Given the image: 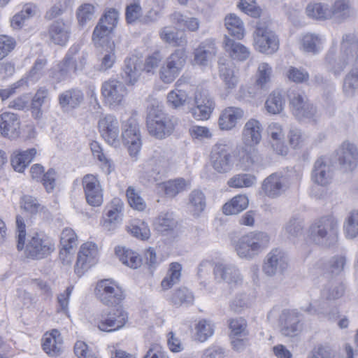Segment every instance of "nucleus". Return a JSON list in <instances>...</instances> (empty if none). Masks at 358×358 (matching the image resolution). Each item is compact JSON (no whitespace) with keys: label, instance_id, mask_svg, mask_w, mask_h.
I'll return each mask as SVG.
<instances>
[{"label":"nucleus","instance_id":"1","mask_svg":"<svg viewBox=\"0 0 358 358\" xmlns=\"http://www.w3.org/2000/svg\"><path fill=\"white\" fill-rule=\"evenodd\" d=\"M358 62V38L351 33L342 36L339 52L331 48L326 53L324 65L327 71L338 77L349 66Z\"/></svg>","mask_w":358,"mask_h":358},{"label":"nucleus","instance_id":"14","mask_svg":"<svg viewBox=\"0 0 358 358\" xmlns=\"http://www.w3.org/2000/svg\"><path fill=\"white\" fill-rule=\"evenodd\" d=\"M290 185L286 177L280 172L273 173L262 182V194L270 198L277 199L285 194Z\"/></svg>","mask_w":358,"mask_h":358},{"label":"nucleus","instance_id":"52","mask_svg":"<svg viewBox=\"0 0 358 358\" xmlns=\"http://www.w3.org/2000/svg\"><path fill=\"white\" fill-rule=\"evenodd\" d=\"M171 302L176 307L182 304H192L194 301V296L186 287H180L174 291L171 297Z\"/></svg>","mask_w":358,"mask_h":358},{"label":"nucleus","instance_id":"46","mask_svg":"<svg viewBox=\"0 0 358 358\" xmlns=\"http://www.w3.org/2000/svg\"><path fill=\"white\" fill-rule=\"evenodd\" d=\"M162 185L165 194L172 198L189 187L190 183L182 178H178L165 182Z\"/></svg>","mask_w":358,"mask_h":358},{"label":"nucleus","instance_id":"2","mask_svg":"<svg viewBox=\"0 0 358 358\" xmlns=\"http://www.w3.org/2000/svg\"><path fill=\"white\" fill-rule=\"evenodd\" d=\"M17 227V248L22 250L24 248V254L27 258L41 259L48 257L54 250V244L47 238H41L38 234L29 236L25 245L26 229L23 218L16 216Z\"/></svg>","mask_w":358,"mask_h":358},{"label":"nucleus","instance_id":"50","mask_svg":"<svg viewBox=\"0 0 358 358\" xmlns=\"http://www.w3.org/2000/svg\"><path fill=\"white\" fill-rule=\"evenodd\" d=\"M345 292L343 283L338 281L328 282L322 292V296L328 301H334L341 298Z\"/></svg>","mask_w":358,"mask_h":358},{"label":"nucleus","instance_id":"58","mask_svg":"<svg viewBox=\"0 0 358 358\" xmlns=\"http://www.w3.org/2000/svg\"><path fill=\"white\" fill-rule=\"evenodd\" d=\"M196 329L197 339L201 342L206 341L214 331L213 325L206 320H200L196 324Z\"/></svg>","mask_w":358,"mask_h":358},{"label":"nucleus","instance_id":"41","mask_svg":"<svg viewBox=\"0 0 358 358\" xmlns=\"http://www.w3.org/2000/svg\"><path fill=\"white\" fill-rule=\"evenodd\" d=\"M171 21L178 27H185L190 31L199 29L200 21L194 17H189L180 12L176 11L170 15Z\"/></svg>","mask_w":358,"mask_h":358},{"label":"nucleus","instance_id":"10","mask_svg":"<svg viewBox=\"0 0 358 358\" xmlns=\"http://www.w3.org/2000/svg\"><path fill=\"white\" fill-rule=\"evenodd\" d=\"M118 20L117 9L110 8L105 10L93 31L92 40L95 44H100L101 40L109 36L116 27Z\"/></svg>","mask_w":358,"mask_h":358},{"label":"nucleus","instance_id":"40","mask_svg":"<svg viewBox=\"0 0 358 358\" xmlns=\"http://www.w3.org/2000/svg\"><path fill=\"white\" fill-rule=\"evenodd\" d=\"M343 91L346 96L352 97L358 91V62L345 75L343 80Z\"/></svg>","mask_w":358,"mask_h":358},{"label":"nucleus","instance_id":"3","mask_svg":"<svg viewBox=\"0 0 358 358\" xmlns=\"http://www.w3.org/2000/svg\"><path fill=\"white\" fill-rule=\"evenodd\" d=\"M308 238L318 245L327 248L334 246L338 239V222L330 216L315 220L308 228Z\"/></svg>","mask_w":358,"mask_h":358},{"label":"nucleus","instance_id":"27","mask_svg":"<svg viewBox=\"0 0 358 358\" xmlns=\"http://www.w3.org/2000/svg\"><path fill=\"white\" fill-rule=\"evenodd\" d=\"M43 350L50 357H58L63 352V341L59 331L53 329L42 338Z\"/></svg>","mask_w":358,"mask_h":358},{"label":"nucleus","instance_id":"61","mask_svg":"<svg viewBox=\"0 0 358 358\" xmlns=\"http://www.w3.org/2000/svg\"><path fill=\"white\" fill-rule=\"evenodd\" d=\"M188 108L189 112L192 113V116L197 120H208L210 114L214 108L213 106H199V105H192V103L189 102L188 106Z\"/></svg>","mask_w":358,"mask_h":358},{"label":"nucleus","instance_id":"57","mask_svg":"<svg viewBox=\"0 0 358 358\" xmlns=\"http://www.w3.org/2000/svg\"><path fill=\"white\" fill-rule=\"evenodd\" d=\"M344 230L347 236L351 238L358 235V210L350 213L344 225Z\"/></svg>","mask_w":358,"mask_h":358},{"label":"nucleus","instance_id":"44","mask_svg":"<svg viewBox=\"0 0 358 358\" xmlns=\"http://www.w3.org/2000/svg\"><path fill=\"white\" fill-rule=\"evenodd\" d=\"M36 154L35 148H31L18 153L11 159V165L15 171L22 172L24 169L32 161Z\"/></svg>","mask_w":358,"mask_h":358},{"label":"nucleus","instance_id":"51","mask_svg":"<svg viewBox=\"0 0 358 358\" xmlns=\"http://www.w3.org/2000/svg\"><path fill=\"white\" fill-rule=\"evenodd\" d=\"M176 221L171 213H161L155 221V227L159 232L164 233L173 230L176 226Z\"/></svg>","mask_w":358,"mask_h":358},{"label":"nucleus","instance_id":"22","mask_svg":"<svg viewBox=\"0 0 358 358\" xmlns=\"http://www.w3.org/2000/svg\"><path fill=\"white\" fill-rule=\"evenodd\" d=\"M51 43L55 45H65L71 35L70 26L62 19L54 20L48 27L47 32H44Z\"/></svg>","mask_w":358,"mask_h":358},{"label":"nucleus","instance_id":"53","mask_svg":"<svg viewBox=\"0 0 358 358\" xmlns=\"http://www.w3.org/2000/svg\"><path fill=\"white\" fill-rule=\"evenodd\" d=\"M187 54L185 49H177L165 60L168 64L180 73L187 61Z\"/></svg>","mask_w":358,"mask_h":358},{"label":"nucleus","instance_id":"15","mask_svg":"<svg viewBox=\"0 0 358 358\" xmlns=\"http://www.w3.org/2000/svg\"><path fill=\"white\" fill-rule=\"evenodd\" d=\"M122 140L128 146L129 155L136 157L140 151L141 140L139 127L134 118L131 117L123 124Z\"/></svg>","mask_w":358,"mask_h":358},{"label":"nucleus","instance_id":"23","mask_svg":"<svg viewBox=\"0 0 358 358\" xmlns=\"http://www.w3.org/2000/svg\"><path fill=\"white\" fill-rule=\"evenodd\" d=\"M301 315L296 310H284L280 316L281 333L285 336H294L301 329Z\"/></svg>","mask_w":358,"mask_h":358},{"label":"nucleus","instance_id":"9","mask_svg":"<svg viewBox=\"0 0 358 358\" xmlns=\"http://www.w3.org/2000/svg\"><path fill=\"white\" fill-rule=\"evenodd\" d=\"M289 259L286 252L278 248H273L265 257L262 271L269 277L282 274L288 268Z\"/></svg>","mask_w":358,"mask_h":358},{"label":"nucleus","instance_id":"19","mask_svg":"<svg viewBox=\"0 0 358 358\" xmlns=\"http://www.w3.org/2000/svg\"><path fill=\"white\" fill-rule=\"evenodd\" d=\"M98 127L101 136L109 145L114 147L120 145V125L115 116L108 115L101 118L98 122Z\"/></svg>","mask_w":358,"mask_h":358},{"label":"nucleus","instance_id":"37","mask_svg":"<svg viewBox=\"0 0 358 358\" xmlns=\"http://www.w3.org/2000/svg\"><path fill=\"white\" fill-rule=\"evenodd\" d=\"M187 207L194 216H199L206 207L205 194L200 189L192 190L188 196Z\"/></svg>","mask_w":358,"mask_h":358},{"label":"nucleus","instance_id":"11","mask_svg":"<svg viewBox=\"0 0 358 358\" xmlns=\"http://www.w3.org/2000/svg\"><path fill=\"white\" fill-rule=\"evenodd\" d=\"M101 94L104 102L110 108H115L122 103L127 94V90L122 82L117 79H109L103 83Z\"/></svg>","mask_w":358,"mask_h":358},{"label":"nucleus","instance_id":"45","mask_svg":"<svg viewBox=\"0 0 358 358\" xmlns=\"http://www.w3.org/2000/svg\"><path fill=\"white\" fill-rule=\"evenodd\" d=\"M225 26L229 34L236 39H242L244 36L243 23L234 14H229L225 17Z\"/></svg>","mask_w":358,"mask_h":358},{"label":"nucleus","instance_id":"55","mask_svg":"<svg viewBox=\"0 0 358 358\" xmlns=\"http://www.w3.org/2000/svg\"><path fill=\"white\" fill-rule=\"evenodd\" d=\"M256 182V177L251 174L241 173L231 178L227 184L231 187L242 188L252 186Z\"/></svg>","mask_w":358,"mask_h":358},{"label":"nucleus","instance_id":"7","mask_svg":"<svg viewBox=\"0 0 358 358\" xmlns=\"http://www.w3.org/2000/svg\"><path fill=\"white\" fill-rule=\"evenodd\" d=\"M255 48L264 54L271 55L279 48V39L274 31L270 29L265 22L257 23L253 33Z\"/></svg>","mask_w":358,"mask_h":358},{"label":"nucleus","instance_id":"47","mask_svg":"<svg viewBox=\"0 0 358 358\" xmlns=\"http://www.w3.org/2000/svg\"><path fill=\"white\" fill-rule=\"evenodd\" d=\"M248 206V199L245 195L234 196L230 202L226 203L223 207L225 215H235L245 209Z\"/></svg>","mask_w":358,"mask_h":358},{"label":"nucleus","instance_id":"34","mask_svg":"<svg viewBox=\"0 0 358 358\" xmlns=\"http://www.w3.org/2000/svg\"><path fill=\"white\" fill-rule=\"evenodd\" d=\"M261 132L262 125L258 120L255 119L248 120L243 131L245 144L253 145L259 143L262 138Z\"/></svg>","mask_w":358,"mask_h":358},{"label":"nucleus","instance_id":"33","mask_svg":"<svg viewBox=\"0 0 358 358\" xmlns=\"http://www.w3.org/2000/svg\"><path fill=\"white\" fill-rule=\"evenodd\" d=\"M238 157L240 166L243 170L250 169L253 164L258 162L259 158L257 149L248 144L238 150Z\"/></svg>","mask_w":358,"mask_h":358},{"label":"nucleus","instance_id":"64","mask_svg":"<svg viewBox=\"0 0 358 358\" xmlns=\"http://www.w3.org/2000/svg\"><path fill=\"white\" fill-rule=\"evenodd\" d=\"M346 264V257L344 255L332 257L327 264V270L332 274L338 275L343 271Z\"/></svg>","mask_w":358,"mask_h":358},{"label":"nucleus","instance_id":"63","mask_svg":"<svg viewBox=\"0 0 358 358\" xmlns=\"http://www.w3.org/2000/svg\"><path fill=\"white\" fill-rule=\"evenodd\" d=\"M179 75L180 73L171 67L166 61L160 67L159 78L164 83L169 84L173 83Z\"/></svg>","mask_w":358,"mask_h":358},{"label":"nucleus","instance_id":"59","mask_svg":"<svg viewBox=\"0 0 358 358\" xmlns=\"http://www.w3.org/2000/svg\"><path fill=\"white\" fill-rule=\"evenodd\" d=\"M78 237L71 228H65L61 233L60 245L65 250L72 249L77 245Z\"/></svg>","mask_w":358,"mask_h":358},{"label":"nucleus","instance_id":"25","mask_svg":"<svg viewBox=\"0 0 358 358\" xmlns=\"http://www.w3.org/2000/svg\"><path fill=\"white\" fill-rule=\"evenodd\" d=\"M20 121L17 114L5 112L0 115L1 134L9 138H15L20 134Z\"/></svg>","mask_w":358,"mask_h":358},{"label":"nucleus","instance_id":"43","mask_svg":"<svg viewBox=\"0 0 358 358\" xmlns=\"http://www.w3.org/2000/svg\"><path fill=\"white\" fill-rule=\"evenodd\" d=\"M115 254L122 264L132 268H137L141 264V259L139 255L131 250L125 248L117 247Z\"/></svg>","mask_w":358,"mask_h":358},{"label":"nucleus","instance_id":"12","mask_svg":"<svg viewBox=\"0 0 358 358\" xmlns=\"http://www.w3.org/2000/svg\"><path fill=\"white\" fill-rule=\"evenodd\" d=\"M127 317V313L120 307L103 311L98 318L97 327L102 331H115L125 325Z\"/></svg>","mask_w":358,"mask_h":358},{"label":"nucleus","instance_id":"42","mask_svg":"<svg viewBox=\"0 0 358 358\" xmlns=\"http://www.w3.org/2000/svg\"><path fill=\"white\" fill-rule=\"evenodd\" d=\"M219 76L224 82L228 90L234 89L238 83V78L235 75L233 65L229 63L222 62V59L218 62Z\"/></svg>","mask_w":358,"mask_h":358},{"label":"nucleus","instance_id":"36","mask_svg":"<svg viewBox=\"0 0 358 358\" xmlns=\"http://www.w3.org/2000/svg\"><path fill=\"white\" fill-rule=\"evenodd\" d=\"M306 13L310 18L315 20H331L330 7L327 3L311 1L307 5Z\"/></svg>","mask_w":358,"mask_h":358},{"label":"nucleus","instance_id":"6","mask_svg":"<svg viewBox=\"0 0 358 358\" xmlns=\"http://www.w3.org/2000/svg\"><path fill=\"white\" fill-rule=\"evenodd\" d=\"M147 127L150 135L162 139L169 136L173 124L169 116L158 107H152L147 116Z\"/></svg>","mask_w":358,"mask_h":358},{"label":"nucleus","instance_id":"35","mask_svg":"<svg viewBox=\"0 0 358 358\" xmlns=\"http://www.w3.org/2000/svg\"><path fill=\"white\" fill-rule=\"evenodd\" d=\"M224 43L226 51L229 52L232 59L245 61L250 57V52L246 46L234 41L227 36L224 37Z\"/></svg>","mask_w":358,"mask_h":358},{"label":"nucleus","instance_id":"38","mask_svg":"<svg viewBox=\"0 0 358 358\" xmlns=\"http://www.w3.org/2000/svg\"><path fill=\"white\" fill-rule=\"evenodd\" d=\"M113 205L108 210L103 223V227L107 231H111L115 229V224L122 220V203L120 200L115 199L113 201Z\"/></svg>","mask_w":358,"mask_h":358},{"label":"nucleus","instance_id":"4","mask_svg":"<svg viewBox=\"0 0 358 358\" xmlns=\"http://www.w3.org/2000/svg\"><path fill=\"white\" fill-rule=\"evenodd\" d=\"M270 243L269 235L264 231H254L241 236L235 245L239 257L252 259L266 249Z\"/></svg>","mask_w":358,"mask_h":358},{"label":"nucleus","instance_id":"8","mask_svg":"<svg viewBox=\"0 0 358 358\" xmlns=\"http://www.w3.org/2000/svg\"><path fill=\"white\" fill-rule=\"evenodd\" d=\"M210 163L213 169L218 173L230 172L234 165L231 148L225 143L215 144L210 152Z\"/></svg>","mask_w":358,"mask_h":358},{"label":"nucleus","instance_id":"31","mask_svg":"<svg viewBox=\"0 0 358 358\" xmlns=\"http://www.w3.org/2000/svg\"><path fill=\"white\" fill-rule=\"evenodd\" d=\"M87 62V55L83 54L80 58V65L73 64V62L69 57H64L61 64L58 65V71L55 73V77L58 82L62 81L70 76L71 73H77L82 71Z\"/></svg>","mask_w":358,"mask_h":358},{"label":"nucleus","instance_id":"29","mask_svg":"<svg viewBox=\"0 0 358 358\" xmlns=\"http://www.w3.org/2000/svg\"><path fill=\"white\" fill-rule=\"evenodd\" d=\"M244 112L238 107H227L224 109L219 117L218 125L221 130H231L237 122L243 117Z\"/></svg>","mask_w":358,"mask_h":358},{"label":"nucleus","instance_id":"32","mask_svg":"<svg viewBox=\"0 0 358 358\" xmlns=\"http://www.w3.org/2000/svg\"><path fill=\"white\" fill-rule=\"evenodd\" d=\"M323 38L316 34L307 33L301 40V48L306 52L313 55L319 54L323 49Z\"/></svg>","mask_w":358,"mask_h":358},{"label":"nucleus","instance_id":"48","mask_svg":"<svg viewBox=\"0 0 358 358\" xmlns=\"http://www.w3.org/2000/svg\"><path fill=\"white\" fill-rule=\"evenodd\" d=\"M182 265L178 262H172L166 277L161 282L164 290L170 289L173 285L178 283L181 276Z\"/></svg>","mask_w":358,"mask_h":358},{"label":"nucleus","instance_id":"16","mask_svg":"<svg viewBox=\"0 0 358 358\" xmlns=\"http://www.w3.org/2000/svg\"><path fill=\"white\" fill-rule=\"evenodd\" d=\"M334 176V167L330 160L325 157H319L314 163L311 172L312 181L325 187L331 182Z\"/></svg>","mask_w":358,"mask_h":358},{"label":"nucleus","instance_id":"56","mask_svg":"<svg viewBox=\"0 0 358 358\" xmlns=\"http://www.w3.org/2000/svg\"><path fill=\"white\" fill-rule=\"evenodd\" d=\"M247 322L243 317L232 319L229 321L231 337L248 336Z\"/></svg>","mask_w":358,"mask_h":358},{"label":"nucleus","instance_id":"30","mask_svg":"<svg viewBox=\"0 0 358 358\" xmlns=\"http://www.w3.org/2000/svg\"><path fill=\"white\" fill-rule=\"evenodd\" d=\"M352 14V6L350 0H335L330 7L331 20L338 23L347 20Z\"/></svg>","mask_w":358,"mask_h":358},{"label":"nucleus","instance_id":"54","mask_svg":"<svg viewBox=\"0 0 358 358\" xmlns=\"http://www.w3.org/2000/svg\"><path fill=\"white\" fill-rule=\"evenodd\" d=\"M168 105L175 109L179 108L186 103L189 104V99L185 91L176 90L171 91L167 95Z\"/></svg>","mask_w":358,"mask_h":358},{"label":"nucleus","instance_id":"5","mask_svg":"<svg viewBox=\"0 0 358 358\" xmlns=\"http://www.w3.org/2000/svg\"><path fill=\"white\" fill-rule=\"evenodd\" d=\"M288 96L291 111L299 121L311 123H316L318 121L320 114L317 108L309 101L303 93L292 91Z\"/></svg>","mask_w":358,"mask_h":358},{"label":"nucleus","instance_id":"21","mask_svg":"<svg viewBox=\"0 0 358 358\" xmlns=\"http://www.w3.org/2000/svg\"><path fill=\"white\" fill-rule=\"evenodd\" d=\"M336 152L339 164L345 171H352L357 166L358 148L354 143L343 142Z\"/></svg>","mask_w":358,"mask_h":358},{"label":"nucleus","instance_id":"20","mask_svg":"<svg viewBox=\"0 0 358 358\" xmlns=\"http://www.w3.org/2000/svg\"><path fill=\"white\" fill-rule=\"evenodd\" d=\"M98 250L96 245L87 242L82 245L78 254L75 271L82 275L85 271L96 263Z\"/></svg>","mask_w":358,"mask_h":358},{"label":"nucleus","instance_id":"28","mask_svg":"<svg viewBox=\"0 0 358 358\" xmlns=\"http://www.w3.org/2000/svg\"><path fill=\"white\" fill-rule=\"evenodd\" d=\"M84 101V94L78 88L65 90L59 95L58 101L61 108L65 111L78 108Z\"/></svg>","mask_w":358,"mask_h":358},{"label":"nucleus","instance_id":"13","mask_svg":"<svg viewBox=\"0 0 358 358\" xmlns=\"http://www.w3.org/2000/svg\"><path fill=\"white\" fill-rule=\"evenodd\" d=\"M94 292L97 299L106 306L118 304L123 299L122 290L110 279L99 281Z\"/></svg>","mask_w":358,"mask_h":358},{"label":"nucleus","instance_id":"49","mask_svg":"<svg viewBox=\"0 0 358 358\" xmlns=\"http://www.w3.org/2000/svg\"><path fill=\"white\" fill-rule=\"evenodd\" d=\"M285 100L280 91H273L267 98L265 107L266 110L271 114H278L282 111Z\"/></svg>","mask_w":358,"mask_h":358},{"label":"nucleus","instance_id":"62","mask_svg":"<svg viewBox=\"0 0 358 358\" xmlns=\"http://www.w3.org/2000/svg\"><path fill=\"white\" fill-rule=\"evenodd\" d=\"M126 195L128 202L131 208L139 211L143 210L146 204L143 199L140 196L138 192L132 187H129L127 189Z\"/></svg>","mask_w":358,"mask_h":358},{"label":"nucleus","instance_id":"26","mask_svg":"<svg viewBox=\"0 0 358 358\" xmlns=\"http://www.w3.org/2000/svg\"><path fill=\"white\" fill-rule=\"evenodd\" d=\"M217 48L214 40L206 39L194 50V62L207 66L215 57Z\"/></svg>","mask_w":358,"mask_h":358},{"label":"nucleus","instance_id":"39","mask_svg":"<svg viewBox=\"0 0 358 358\" xmlns=\"http://www.w3.org/2000/svg\"><path fill=\"white\" fill-rule=\"evenodd\" d=\"M160 38L173 46L184 47L187 43V36L185 33H178L170 27H165L160 29Z\"/></svg>","mask_w":358,"mask_h":358},{"label":"nucleus","instance_id":"18","mask_svg":"<svg viewBox=\"0 0 358 358\" xmlns=\"http://www.w3.org/2000/svg\"><path fill=\"white\" fill-rule=\"evenodd\" d=\"M215 280L218 282H225L229 286H238L243 282V275L239 269L233 264H216L213 268Z\"/></svg>","mask_w":358,"mask_h":358},{"label":"nucleus","instance_id":"60","mask_svg":"<svg viewBox=\"0 0 358 358\" xmlns=\"http://www.w3.org/2000/svg\"><path fill=\"white\" fill-rule=\"evenodd\" d=\"M95 8L92 4L84 3L79 6L77 11V18L79 24L84 26L88 21L93 19Z\"/></svg>","mask_w":358,"mask_h":358},{"label":"nucleus","instance_id":"24","mask_svg":"<svg viewBox=\"0 0 358 358\" xmlns=\"http://www.w3.org/2000/svg\"><path fill=\"white\" fill-rule=\"evenodd\" d=\"M143 62L138 57L132 55L127 57L124 62L122 78L127 85H134L138 80L143 71Z\"/></svg>","mask_w":358,"mask_h":358},{"label":"nucleus","instance_id":"17","mask_svg":"<svg viewBox=\"0 0 358 358\" xmlns=\"http://www.w3.org/2000/svg\"><path fill=\"white\" fill-rule=\"evenodd\" d=\"M87 203L94 207L103 203V189L99 179L94 175L87 174L82 180Z\"/></svg>","mask_w":358,"mask_h":358}]
</instances>
